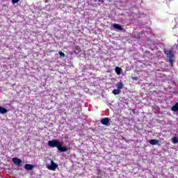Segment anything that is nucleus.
Masks as SVG:
<instances>
[{
    "label": "nucleus",
    "instance_id": "3",
    "mask_svg": "<svg viewBox=\"0 0 178 178\" xmlns=\"http://www.w3.org/2000/svg\"><path fill=\"white\" fill-rule=\"evenodd\" d=\"M57 168L58 164L55 163V162H54V160H51V164L47 165V169H49V170H56Z\"/></svg>",
    "mask_w": 178,
    "mask_h": 178
},
{
    "label": "nucleus",
    "instance_id": "17",
    "mask_svg": "<svg viewBox=\"0 0 178 178\" xmlns=\"http://www.w3.org/2000/svg\"><path fill=\"white\" fill-rule=\"evenodd\" d=\"M74 104H76V102H74L73 100H72V101H71L70 106H71V107H72V106H74Z\"/></svg>",
    "mask_w": 178,
    "mask_h": 178
},
{
    "label": "nucleus",
    "instance_id": "1",
    "mask_svg": "<svg viewBox=\"0 0 178 178\" xmlns=\"http://www.w3.org/2000/svg\"><path fill=\"white\" fill-rule=\"evenodd\" d=\"M63 145V143L58 140H52L48 142L49 147H51V148L56 147L58 151H60V152H66V151H67V147L66 146L62 147Z\"/></svg>",
    "mask_w": 178,
    "mask_h": 178
},
{
    "label": "nucleus",
    "instance_id": "14",
    "mask_svg": "<svg viewBox=\"0 0 178 178\" xmlns=\"http://www.w3.org/2000/svg\"><path fill=\"white\" fill-rule=\"evenodd\" d=\"M120 92H122V90L120 89H115L113 90V94H114V95H119Z\"/></svg>",
    "mask_w": 178,
    "mask_h": 178
},
{
    "label": "nucleus",
    "instance_id": "2",
    "mask_svg": "<svg viewBox=\"0 0 178 178\" xmlns=\"http://www.w3.org/2000/svg\"><path fill=\"white\" fill-rule=\"evenodd\" d=\"M164 54L169 58V63L170 66H173V58H175V53L171 50H164Z\"/></svg>",
    "mask_w": 178,
    "mask_h": 178
},
{
    "label": "nucleus",
    "instance_id": "16",
    "mask_svg": "<svg viewBox=\"0 0 178 178\" xmlns=\"http://www.w3.org/2000/svg\"><path fill=\"white\" fill-rule=\"evenodd\" d=\"M59 55L61 57H65V53L62 52V51H59Z\"/></svg>",
    "mask_w": 178,
    "mask_h": 178
},
{
    "label": "nucleus",
    "instance_id": "15",
    "mask_svg": "<svg viewBox=\"0 0 178 178\" xmlns=\"http://www.w3.org/2000/svg\"><path fill=\"white\" fill-rule=\"evenodd\" d=\"M172 141L173 144H177V143H178L177 137L172 138Z\"/></svg>",
    "mask_w": 178,
    "mask_h": 178
},
{
    "label": "nucleus",
    "instance_id": "20",
    "mask_svg": "<svg viewBox=\"0 0 178 178\" xmlns=\"http://www.w3.org/2000/svg\"><path fill=\"white\" fill-rule=\"evenodd\" d=\"M132 80H138V78L137 76H133Z\"/></svg>",
    "mask_w": 178,
    "mask_h": 178
},
{
    "label": "nucleus",
    "instance_id": "8",
    "mask_svg": "<svg viewBox=\"0 0 178 178\" xmlns=\"http://www.w3.org/2000/svg\"><path fill=\"white\" fill-rule=\"evenodd\" d=\"M116 86L118 90H122L124 87V84L122 82H118Z\"/></svg>",
    "mask_w": 178,
    "mask_h": 178
},
{
    "label": "nucleus",
    "instance_id": "10",
    "mask_svg": "<svg viewBox=\"0 0 178 178\" xmlns=\"http://www.w3.org/2000/svg\"><path fill=\"white\" fill-rule=\"evenodd\" d=\"M115 70V73H117L118 76H120V74H122V68H120L119 67H116Z\"/></svg>",
    "mask_w": 178,
    "mask_h": 178
},
{
    "label": "nucleus",
    "instance_id": "7",
    "mask_svg": "<svg viewBox=\"0 0 178 178\" xmlns=\"http://www.w3.org/2000/svg\"><path fill=\"white\" fill-rule=\"evenodd\" d=\"M24 168L26 170H33V169H34V165L31 164H26Z\"/></svg>",
    "mask_w": 178,
    "mask_h": 178
},
{
    "label": "nucleus",
    "instance_id": "6",
    "mask_svg": "<svg viewBox=\"0 0 178 178\" xmlns=\"http://www.w3.org/2000/svg\"><path fill=\"white\" fill-rule=\"evenodd\" d=\"M149 143L152 145H158V144H159V140L151 139V140H149Z\"/></svg>",
    "mask_w": 178,
    "mask_h": 178
},
{
    "label": "nucleus",
    "instance_id": "9",
    "mask_svg": "<svg viewBox=\"0 0 178 178\" xmlns=\"http://www.w3.org/2000/svg\"><path fill=\"white\" fill-rule=\"evenodd\" d=\"M172 112H177L178 111V102H176L175 104L171 108Z\"/></svg>",
    "mask_w": 178,
    "mask_h": 178
},
{
    "label": "nucleus",
    "instance_id": "4",
    "mask_svg": "<svg viewBox=\"0 0 178 178\" xmlns=\"http://www.w3.org/2000/svg\"><path fill=\"white\" fill-rule=\"evenodd\" d=\"M13 162L15 165H17V166H22V159L15 157L13 159Z\"/></svg>",
    "mask_w": 178,
    "mask_h": 178
},
{
    "label": "nucleus",
    "instance_id": "19",
    "mask_svg": "<svg viewBox=\"0 0 178 178\" xmlns=\"http://www.w3.org/2000/svg\"><path fill=\"white\" fill-rule=\"evenodd\" d=\"M73 109H77L76 111L79 112L80 111L81 108L79 106H78V107L73 108Z\"/></svg>",
    "mask_w": 178,
    "mask_h": 178
},
{
    "label": "nucleus",
    "instance_id": "21",
    "mask_svg": "<svg viewBox=\"0 0 178 178\" xmlns=\"http://www.w3.org/2000/svg\"><path fill=\"white\" fill-rule=\"evenodd\" d=\"M99 2H104V1H102V0H99Z\"/></svg>",
    "mask_w": 178,
    "mask_h": 178
},
{
    "label": "nucleus",
    "instance_id": "18",
    "mask_svg": "<svg viewBox=\"0 0 178 178\" xmlns=\"http://www.w3.org/2000/svg\"><path fill=\"white\" fill-rule=\"evenodd\" d=\"M19 1H20V0H12V2L13 4H15V3H17V2H19Z\"/></svg>",
    "mask_w": 178,
    "mask_h": 178
},
{
    "label": "nucleus",
    "instance_id": "13",
    "mask_svg": "<svg viewBox=\"0 0 178 178\" xmlns=\"http://www.w3.org/2000/svg\"><path fill=\"white\" fill-rule=\"evenodd\" d=\"M81 52V48H80V46L75 47V51L74 54H80Z\"/></svg>",
    "mask_w": 178,
    "mask_h": 178
},
{
    "label": "nucleus",
    "instance_id": "11",
    "mask_svg": "<svg viewBox=\"0 0 178 178\" xmlns=\"http://www.w3.org/2000/svg\"><path fill=\"white\" fill-rule=\"evenodd\" d=\"M113 27L114 29H117V30H120V31L123 30V28L119 24H114Z\"/></svg>",
    "mask_w": 178,
    "mask_h": 178
},
{
    "label": "nucleus",
    "instance_id": "5",
    "mask_svg": "<svg viewBox=\"0 0 178 178\" xmlns=\"http://www.w3.org/2000/svg\"><path fill=\"white\" fill-rule=\"evenodd\" d=\"M102 124H104V126H109V118H104L101 120Z\"/></svg>",
    "mask_w": 178,
    "mask_h": 178
},
{
    "label": "nucleus",
    "instance_id": "12",
    "mask_svg": "<svg viewBox=\"0 0 178 178\" xmlns=\"http://www.w3.org/2000/svg\"><path fill=\"white\" fill-rule=\"evenodd\" d=\"M8 112V109L5 108L4 107L0 106V113L5 114Z\"/></svg>",
    "mask_w": 178,
    "mask_h": 178
}]
</instances>
